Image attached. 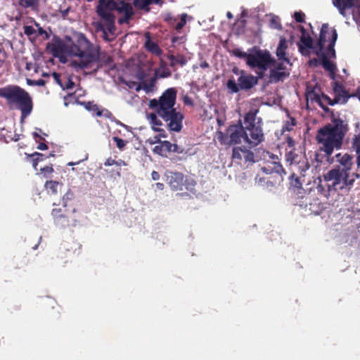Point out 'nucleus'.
Instances as JSON below:
<instances>
[{
	"label": "nucleus",
	"mask_w": 360,
	"mask_h": 360,
	"mask_svg": "<svg viewBox=\"0 0 360 360\" xmlns=\"http://www.w3.org/2000/svg\"><path fill=\"white\" fill-rule=\"evenodd\" d=\"M305 15L302 11H295L294 13V18L297 22H304Z\"/></svg>",
	"instance_id": "09e8293b"
},
{
	"label": "nucleus",
	"mask_w": 360,
	"mask_h": 360,
	"mask_svg": "<svg viewBox=\"0 0 360 360\" xmlns=\"http://www.w3.org/2000/svg\"><path fill=\"white\" fill-rule=\"evenodd\" d=\"M172 143L168 141H160L158 145L155 146L153 151L161 156H167V154L171 152Z\"/></svg>",
	"instance_id": "c85d7f7f"
},
{
	"label": "nucleus",
	"mask_w": 360,
	"mask_h": 360,
	"mask_svg": "<svg viewBox=\"0 0 360 360\" xmlns=\"http://www.w3.org/2000/svg\"><path fill=\"white\" fill-rule=\"evenodd\" d=\"M258 82L257 77L247 72L240 75L236 80L233 77L226 82V88L229 93L236 94L240 91H248Z\"/></svg>",
	"instance_id": "1a4fd4ad"
},
{
	"label": "nucleus",
	"mask_w": 360,
	"mask_h": 360,
	"mask_svg": "<svg viewBox=\"0 0 360 360\" xmlns=\"http://www.w3.org/2000/svg\"><path fill=\"white\" fill-rule=\"evenodd\" d=\"M233 53L235 56L238 57L240 58H245L246 60H248V57H250V53H247L244 51H242L239 49H234Z\"/></svg>",
	"instance_id": "37998d69"
},
{
	"label": "nucleus",
	"mask_w": 360,
	"mask_h": 360,
	"mask_svg": "<svg viewBox=\"0 0 360 360\" xmlns=\"http://www.w3.org/2000/svg\"><path fill=\"white\" fill-rule=\"evenodd\" d=\"M63 186L62 184H60L56 181H47L45 183V188L47 192L51 195H56L58 191V188H60Z\"/></svg>",
	"instance_id": "2f4dec72"
},
{
	"label": "nucleus",
	"mask_w": 360,
	"mask_h": 360,
	"mask_svg": "<svg viewBox=\"0 0 360 360\" xmlns=\"http://www.w3.org/2000/svg\"><path fill=\"white\" fill-rule=\"evenodd\" d=\"M268 154L271 161L267 162L266 165L262 167V171L265 174L276 173L280 176L285 174L286 172L282 165L279 161H277L278 160V158L274 154H269V153H268Z\"/></svg>",
	"instance_id": "6ab92c4d"
},
{
	"label": "nucleus",
	"mask_w": 360,
	"mask_h": 360,
	"mask_svg": "<svg viewBox=\"0 0 360 360\" xmlns=\"http://www.w3.org/2000/svg\"><path fill=\"white\" fill-rule=\"evenodd\" d=\"M296 125V120L294 117H290L289 120H287L282 127V131H290L292 129L293 127Z\"/></svg>",
	"instance_id": "e433bc0d"
},
{
	"label": "nucleus",
	"mask_w": 360,
	"mask_h": 360,
	"mask_svg": "<svg viewBox=\"0 0 360 360\" xmlns=\"http://www.w3.org/2000/svg\"><path fill=\"white\" fill-rule=\"evenodd\" d=\"M183 101L184 104L187 105L193 106L194 105L193 99L187 95L183 98Z\"/></svg>",
	"instance_id": "5fc2aeb1"
},
{
	"label": "nucleus",
	"mask_w": 360,
	"mask_h": 360,
	"mask_svg": "<svg viewBox=\"0 0 360 360\" xmlns=\"http://www.w3.org/2000/svg\"><path fill=\"white\" fill-rule=\"evenodd\" d=\"M148 143L150 144L159 143L161 141L160 139V136H155L153 139H148Z\"/></svg>",
	"instance_id": "680f3d73"
},
{
	"label": "nucleus",
	"mask_w": 360,
	"mask_h": 360,
	"mask_svg": "<svg viewBox=\"0 0 360 360\" xmlns=\"http://www.w3.org/2000/svg\"><path fill=\"white\" fill-rule=\"evenodd\" d=\"M112 140L115 142L117 147L120 150H123L125 148L127 143L126 141L123 140L122 139L118 136H114L112 138Z\"/></svg>",
	"instance_id": "ea45409f"
},
{
	"label": "nucleus",
	"mask_w": 360,
	"mask_h": 360,
	"mask_svg": "<svg viewBox=\"0 0 360 360\" xmlns=\"http://www.w3.org/2000/svg\"><path fill=\"white\" fill-rule=\"evenodd\" d=\"M306 211L309 214L319 215L322 213L326 207L319 198H314L305 205Z\"/></svg>",
	"instance_id": "5701e85b"
},
{
	"label": "nucleus",
	"mask_w": 360,
	"mask_h": 360,
	"mask_svg": "<svg viewBox=\"0 0 360 360\" xmlns=\"http://www.w3.org/2000/svg\"><path fill=\"white\" fill-rule=\"evenodd\" d=\"M333 90L335 94V99H338V103H346L348 99L355 95H350L342 84L338 82L333 83Z\"/></svg>",
	"instance_id": "412c9836"
},
{
	"label": "nucleus",
	"mask_w": 360,
	"mask_h": 360,
	"mask_svg": "<svg viewBox=\"0 0 360 360\" xmlns=\"http://www.w3.org/2000/svg\"><path fill=\"white\" fill-rule=\"evenodd\" d=\"M53 172V169L52 165H47L41 169V172L44 174V176L47 177L48 174H51Z\"/></svg>",
	"instance_id": "8fccbe9b"
},
{
	"label": "nucleus",
	"mask_w": 360,
	"mask_h": 360,
	"mask_svg": "<svg viewBox=\"0 0 360 360\" xmlns=\"http://www.w3.org/2000/svg\"><path fill=\"white\" fill-rule=\"evenodd\" d=\"M61 88L63 89L69 90L75 86V82L70 77H66L65 81L63 82Z\"/></svg>",
	"instance_id": "a19ab883"
},
{
	"label": "nucleus",
	"mask_w": 360,
	"mask_h": 360,
	"mask_svg": "<svg viewBox=\"0 0 360 360\" xmlns=\"http://www.w3.org/2000/svg\"><path fill=\"white\" fill-rule=\"evenodd\" d=\"M323 181L326 183V186L328 188L325 189L324 185L322 184V180H320V184L317 186L316 189L319 193L325 196L329 194L331 188L335 191L347 188L349 189L354 182V179L351 178L350 174L335 167L323 175Z\"/></svg>",
	"instance_id": "39448f33"
},
{
	"label": "nucleus",
	"mask_w": 360,
	"mask_h": 360,
	"mask_svg": "<svg viewBox=\"0 0 360 360\" xmlns=\"http://www.w3.org/2000/svg\"><path fill=\"white\" fill-rule=\"evenodd\" d=\"M115 163H117V162L111 158H108L105 162H104L105 166H111L115 165Z\"/></svg>",
	"instance_id": "e2e57ef3"
},
{
	"label": "nucleus",
	"mask_w": 360,
	"mask_h": 360,
	"mask_svg": "<svg viewBox=\"0 0 360 360\" xmlns=\"http://www.w3.org/2000/svg\"><path fill=\"white\" fill-rule=\"evenodd\" d=\"M91 44L87 39L82 35L76 42L68 45V54L78 57V60L72 61L74 67L80 69H91L96 72L98 68V56L90 50Z\"/></svg>",
	"instance_id": "7ed1b4c3"
},
{
	"label": "nucleus",
	"mask_w": 360,
	"mask_h": 360,
	"mask_svg": "<svg viewBox=\"0 0 360 360\" xmlns=\"http://www.w3.org/2000/svg\"><path fill=\"white\" fill-rule=\"evenodd\" d=\"M145 37L146 39L145 44H144L146 49L148 51H149L156 56L161 55L162 54L161 49L159 47V46L157 43L151 41L150 33L149 32H146Z\"/></svg>",
	"instance_id": "bb28decb"
},
{
	"label": "nucleus",
	"mask_w": 360,
	"mask_h": 360,
	"mask_svg": "<svg viewBox=\"0 0 360 360\" xmlns=\"http://www.w3.org/2000/svg\"><path fill=\"white\" fill-rule=\"evenodd\" d=\"M112 11L123 15V17L118 18L120 25L128 23L134 15L131 4L125 0H98L96 13L101 19L107 21V25L110 30L114 29V24L115 23V16Z\"/></svg>",
	"instance_id": "f03ea898"
},
{
	"label": "nucleus",
	"mask_w": 360,
	"mask_h": 360,
	"mask_svg": "<svg viewBox=\"0 0 360 360\" xmlns=\"http://www.w3.org/2000/svg\"><path fill=\"white\" fill-rule=\"evenodd\" d=\"M285 160L292 172V178L297 174L305 176V173L309 169L310 165L302 153L297 151L295 148L286 149Z\"/></svg>",
	"instance_id": "0eeeda50"
},
{
	"label": "nucleus",
	"mask_w": 360,
	"mask_h": 360,
	"mask_svg": "<svg viewBox=\"0 0 360 360\" xmlns=\"http://www.w3.org/2000/svg\"><path fill=\"white\" fill-rule=\"evenodd\" d=\"M297 45L300 52L303 56L309 54L308 49H313L314 52L316 53V48L315 46H314L313 39L309 34L301 36L300 43H298Z\"/></svg>",
	"instance_id": "4be33fe9"
},
{
	"label": "nucleus",
	"mask_w": 360,
	"mask_h": 360,
	"mask_svg": "<svg viewBox=\"0 0 360 360\" xmlns=\"http://www.w3.org/2000/svg\"><path fill=\"white\" fill-rule=\"evenodd\" d=\"M9 106L20 110V120L23 122L33 110L32 98L27 91L17 85H8L6 98Z\"/></svg>",
	"instance_id": "20e7f679"
},
{
	"label": "nucleus",
	"mask_w": 360,
	"mask_h": 360,
	"mask_svg": "<svg viewBox=\"0 0 360 360\" xmlns=\"http://www.w3.org/2000/svg\"><path fill=\"white\" fill-rule=\"evenodd\" d=\"M184 151V149L178 146L176 144H172L171 147V152H176L178 153H182Z\"/></svg>",
	"instance_id": "4d7b16f0"
},
{
	"label": "nucleus",
	"mask_w": 360,
	"mask_h": 360,
	"mask_svg": "<svg viewBox=\"0 0 360 360\" xmlns=\"http://www.w3.org/2000/svg\"><path fill=\"white\" fill-rule=\"evenodd\" d=\"M321 97L323 101V103L326 102L329 105H334L338 103V99H331L328 96L321 92Z\"/></svg>",
	"instance_id": "58836bf2"
},
{
	"label": "nucleus",
	"mask_w": 360,
	"mask_h": 360,
	"mask_svg": "<svg viewBox=\"0 0 360 360\" xmlns=\"http://www.w3.org/2000/svg\"><path fill=\"white\" fill-rule=\"evenodd\" d=\"M75 209L71 212L68 211L66 209L53 208L51 212V215L54 220V224L60 228H67L70 226H75L78 221L79 216L76 214Z\"/></svg>",
	"instance_id": "f8f14e48"
},
{
	"label": "nucleus",
	"mask_w": 360,
	"mask_h": 360,
	"mask_svg": "<svg viewBox=\"0 0 360 360\" xmlns=\"http://www.w3.org/2000/svg\"><path fill=\"white\" fill-rule=\"evenodd\" d=\"M300 174H297L296 176H295L293 178L290 176V178L292 179H295V181H292L291 182V184L295 186V187H297V188H299L301 186L302 184L301 182L300 181V179H299V176Z\"/></svg>",
	"instance_id": "603ef678"
},
{
	"label": "nucleus",
	"mask_w": 360,
	"mask_h": 360,
	"mask_svg": "<svg viewBox=\"0 0 360 360\" xmlns=\"http://www.w3.org/2000/svg\"><path fill=\"white\" fill-rule=\"evenodd\" d=\"M161 118L167 122V127L170 131L179 132L183 127V114L177 111L176 109L169 110L159 115Z\"/></svg>",
	"instance_id": "2eb2a0df"
},
{
	"label": "nucleus",
	"mask_w": 360,
	"mask_h": 360,
	"mask_svg": "<svg viewBox=\"0 0 360 360\" xmlns=\"http://www.w3.org/2000/svg\"><path fill=\"white\" fill-rule=\"evenodd\" d=\"M162 0H134L133 5L138 10L148 13L150 11V6L152 4H160Z\"/></svg>",
	"instance_id": "a878e982"
},
{
	"label": "nucleus",
	"mask_w": 360,
	"mask_h": 360,
	"mask_svg": "<svg viewBox=\"0 0 360 360\" xmlns=\"http://www.w3.org/2000/svg\"><path fill=\"white\" fill-rule=\"evenodd\" d=\"M23 29L25 34H26L28 37H30L37 33V30L32 26L30 25H25L24 26Z\"/></svg>",
	"instance_id": "de8ad7c7"
},
{
	"label": "nucleus",
	"mask_w": 360,
	"mask_h": 360,
	"mask_svg": "<svg viewBox=\"0 0 360 360\" xmlns=\"http://www.w3.org/2000/svg\"><path fill=\"white\" fill-rule=\"evenodd\" d=\"M287 76L286 73L284 71H278V70H271L270 71V80L271 82H278L282 80L284 77Z\"/></svg>",
	"instance_id": "f704fd0d"
},
{
	"label": "nucleus",
	"mask_w": 360,
	"mask_h": 360,
	"mask_svg": "<svg viewBox=\"0 0 360 360\" xmlns=\"http://www.w3.org/2000/svg\"><path fill=\"white\" fill-rule=\"evenodd\" d=\"M288 49V42L285 38L281 37L279 41L278 46L276 49V56L279 60L289 61L286 58V50Z\"/></svg>",
	"instance_id": "c756f323"
},
{
	"label": "nucleus",
	"mask_w": 360,
	"mask_h": 360,
	"mask_svg": "<svg viewBox=\"0 0 360 360\" xmlns=\"http://www.w3.org/2000/svg\"><path fill=\"white\" fill-rule=\"evenodd\" d=\"M257 112L258 110H251L244 116L245 130L247 134L245 142L251 147L257 146L264 139L261 122H256Z\"/></svg>",
	"instance_id": "423d86ee"
},
{
	"label": "nucleus",
	"mask_w": 360,
	"mask_h": 360,
	"mask_svg": "<svg viewBox=\"0 0 360 360\" xmlns=\"http://www.w3.org/2000/svg\"><path fill=\"white\" fill-rule=\"evenodd\" d=\"M352 149L356 152V162L357 165V167H360V134L358 135H356L354 138L352 140Z\"/></svg>",
	"instance_id": "72a5a7b5"
},
{
	"label": "nucleus",
	"mask_w": 360,
	"mask_h": 360,
	"mask_svg": "<svg viewBox=\"0 0 360 360\" xmlns=\"http://www.w3.org/2000/svg\"><path fill=\"white\" fill-rule=\"evenodd\" d=\"M321 88L318 84L315 85L307 84L305 92L307 103L309 102L316 103L325 112H329L330 111V108L323 103L321 97Z\"/></svg>",
	"instance_id": "dca6fc26"
},
{
	"label": "nucleus",
	"mask_w": 360,
	"mask_h": 360,
	"mask_svg": "<svg viewBox=\"0 0 360 360\" xmlns=\"http://www.w3.org/2000/svg\"><path fill=\"white\" fill-rule=\"evenodd\" d=\"M338 39V33L336 30H334L333 34V39H330V43L328 45V47L325 52H323V50L322 51V53L319 55H317L318 56H321L322 58V56H327V58H335V51L334 49L335 42Z\"/></svg>",
	"instance_id": "cd10ccee"
},
{
	"label": "nucleus",
	"mask_w": 360,
	"mask_h": 360,
	"mask_svg": "<svg viewBox=\"0 0 360 360\" xmlns=\"http://www.w3.org/2000/svg\"><path fill=\"white\" fill-rule=\"evenodd\" d=\"M232 72L233 73H234L235 75H238V77L240 75H243L244 73H245V72L243 70H240L237 67H234L233 69H232Z\"/></svg>",
	"instance_id": "052dcab7"
},
{
	"label": "nucleus",
	"mask_w": 360,
	"mask_h": 360,
	"mask_svg": "<svg viewBox=\"0 0 360 360\" xmlns=\"http://www.w3.org/2000/svg\"><path fill=\"white\" fill-rule=\"evenodd\" d=\"M286 143L288 144V146L289 148L288 150H290L291 148H294V146H295V141L293 140V139L291 137V136H288L287 139H286Z\"/></svg>",
	"instance_id": "bf43d9fd"
},
{
	"label": "nucleus",
	"mask_w": 360,
	"mask_h": 360,
	"mask_svg": "<svg viewBox=\"0 0 360 360\" xmlns=\"http://www.w3.org/2000/svg\"><path fill=\"white\" fill-rule=\"evenodd\" d=\"M151 124L153 125V127H158V126L162 125V122L157 118V116L154 113H150V115Z\"/></svg>",
	"instance_id": "49530a36"
},
{
	"label": "nucleus",
	"mask_w": 360,
	"mask_h": 360,
	"mask_svg": "<svg viewBox=\"0 0 360 360\" xmlns=\"http://www.w3.org/2000/svg\"><path fill=\"white\" fill-rule=\"evenodd\" d=\"M321 65L323 68L329 72L330 77L332 79H335L337 70L335 64L330 61L328 58H327V56H322Z\"/></svg>",
	"instance_id": "7c9ffc66"
},
{
	"label": "nucleus",
	"mask_w": 360,
	"mask_h": 360,
	"mask_svg": "<svg viewBox=\"0 0 360 360\" xmlns=\"http://www.w3.org/2000/svg\"><path fill=\"white\" fill-rule=\"evenodd\" d=\"M252 148L250 146L248 148L244 146L233 147L231 155L233 161L240 165L253 164L255 161Z\"/></svg>",
	"instance_id": "4468645a"
},
{
	"label": "nucleus",
	"mask_w": 360,
	"mask_h": 360,
	"mask_svg": "<svg viewBox=\"0 0 360 360\" xmlns=\"http://www.w3.org/2000/svg\"><path fill=\"white\" fill-rule=\"evenodd\" d=\"M151 177H152L153 180L157 181V180L160 179V175L158 172L153 171L151 173Z\"/></svg>",
	"instance_id": "0e129e2a"
},
{
	"label": "nucleus",
	"mask_w": 360,
	"mask_h": 360,
	"mask_svg": "<svg viewBox=\"0 0 360 360\" xmlns=\"http://www.w3.org/2000/svg\"><path fill=\"white\" fill-rule=\"evenodd\" d=\"M348 131V124L332 112L330 122L320 128L316 136L320 150L329 158L335 149L342 148L344 138Z\"/></svg>",
	"instance_id": "f257e3e1"
},
{
	"label": "nucleus",
	"mask_w": 360,
	"mask_h": 360,
	"mask_svg": "<svg viewBox=\"0 0 360 360\" xmlns=\"http://www.w3.org/2000/svg\"><path fill=\"white\" fill-rule=\"evenodd\" d=\"M227 134L229 136V144L235 145L240 143L242 139L245 141L247 134H245V125L239 120L236 124L230 125L227 129Z\"/></svg>",
	"instance_id": "f3484780"
},
{
	"label": "nucleus",
	"mask_w": 360,
	"mask_h": 360,
	"mask_svg": "<svg viewBox=\"0 0 360 360\" xmlns=\"http://www.w3.org/2000/svg\"><path fill=\"white\" fill-rule=\"evenodd\" d=\"M30 157L33 158L32 160V166L36 169L37 165L39 162L44 160V155L35 152L30 155Z\"/></svg>",
	"instance_id": "4c0bfd02"
},
{
	"label": "nucleus",
	"mask_w": 360,
	"mask_h": 360,
	"mask_svg": "<svg viewBox=\"0 0 360 360\" xmlns=\"http://www.w3.org/2000/svg\"><path fill=\"white\" fill-rule=\"evenodd\" d=\"M167 181L172 191H192L196 184L193 179L187 178L179 172L167 171L165 173Z\"/></svg>",
	"instance_id": "9d476101"
},
{
	"label": "nucleus",
	"mask_w": 360,
	"mask_h": 360,
	"mask_svg": "<svg viewBox=\"0 0 360 360\" xmlns=\"http://www.w3.org/2000/svg\"><path fill=\"white\" fill-rule=\"evenodd\" d=\"M332 3L343 17L352 15L356 22H360V0H332Z\"/></svg>",
	"instance_id": "9b49d317"
},
{
	"label": "nucleus",
	"mask_w": 360,
	"mask_h": 360,
	"mask_svg": "<svg viewBox=\"0 0 360 360\" xmlns=\"http://www.w3.org/2000/svg\"><path fill=\"white\" fill-rule=\"evenodd\" d=\"M39 0H19V4L23 8H34L39 4Z\"/></svg>",
	"instance_id": "c9c22d12"
},
{
	"label": "nucleus",
	"mask_w": 360,
	"mask_h": 360,
	"mask_svg": "<svg viewBox=\"0 0 360 360\" xmlns=\"http://www.w3.org/2000/svg\"><path fill=\"white\" fill-rule=\"evenodd\" d=\"M6 58V54L4 50V48L0 46V68L3 65Z\"/></svg>",
	"instance_id": "3c124183"
},
{
	"label": "nucleus",
	"mask_w": 360,
	"mask_h": 360,
	"mask_svg": "<svg viewBox=\"0 0 360 360\" xmlns=\"http://www.w3.org/2000/svg\"><path fill=\"white\" fill-rule=\"evenodd\" d=\"M271 62L273 60L269 51L257 50L255 53H250L246 64L252 68H257L264 72L267 70Z\"/></svg>",
	"instance_id": "ddd939ff"
},
{
	"label": "nucleus",
	"mask_w": 360,
	"mask_h": 360,
	"mask_svg": "<svg viewBox=\"0 0 360 360\" xmlns=\"http://www.w3.org/2000/svg\"><path fill=\"white\" fill-rule=\"evenodd\" d=\"M73 198L74 193L70 190H68L67 193L63 195L62 199L63 207H65L67 206V202L68 200H71Z\"/></svg>",
	"instance_id": "c03bdc74"
},
{
	"label": "nucleus",
	"mask_w": 360,
	"mask_h": 360,
	"mask_svg": "<svg viewBox=\"0 0 360 360\" xmlns=\"http://www.w3.org/2000/svg\"><path fill=\"white\" fill-rule=\"evenodd\" d=\"M176 98V91L174 88L167 89L158 100L153 99L150 101V108L155 110L158 115H160L174 108Z\"/></svg>",
	"instance_id": "6e6552de"
},
{
	"label": "nucleus",
	"mask_w": 360,
	"mask_h": 360,
	"mask_svg": "<svg viewBox=\"0 0 360 360\" xmlns=\"http://www.w3.org/2000/svg\"><path fill=\"white\" fill-rule=\"evenodd\" d=\"M334 30L333 27H330L328 23H324L321 26L320 31L319 38L315 45L316 54L319 55L322 53L326 41L330 43V39H333V34Z\"/></svg>",
	"instance_id": "a211bd4d"
},
{
	"label": "nucleus",
	"mask_w": 360,
	"mask_h": 360,
	"mask_svg": "<svg viewBox=\"0 0 360 360\" xmlns=\"http://www.w3.org/2000/svg\"><path fill=\"white\" fill-rule=\"evenodd\" d=\"M153 130L159 132V134L157 136H160V139L161 137H162V138H166L167 137L166 132H165V131L163 129H161V128H159V127H153Z\"/></svg>",
	"instance_id": "864d4df0"
},
{
	"label": "nucleus",
	"mask_w": 360,
	"mask_h": 360,
	"mask_svg": "<svg viewBox=\"0 0 360 360\" xmlns=\"http://www.w3.org/2000/svg\"><path fill=\"white\" fill-rule=\"evenodd\" d=\"M107 21L103 19H101L100 22H98L95 25V27L97 32H102L103 33V39L106 41H111L113 39H110L108 37V32L114 34L116 27L115 23L114 24V29L109 30L108 26L107 25Z\"/></svg>",
	"instance_id": "393cba45"
},
{
	"label": "nucleus",
	"mask_w": 360,
	"mask_h": 360,
	"mask_svg": "<svg viewBox=\"0 0 360 360\" xmlns=\"http://www.w3.org/2000/svg\"><path fill=\"white\" fill-rule=\"evenodd\" d=\"M168 59L169 60V65L171 67L174 68L176 65H180L181 66H184L186 64L187 60L186 58L183 55H169L168 56Z\"/></svg>",
	"instance_id": "473e14b6"
},
{
	"label": "nucleus",
	"mask_w": 360,
	"mask_h": 360,
	"mask_svg": "<svg viewBox=\"0 0 360 360\" xmlns=\"http://www.w3.org/2000/svg\"><path fill=\"white\" fill-rule=\"evenodd\" d=\"M171 72L169 70L163 71L162 73L160 74L159 77L161 78H166L171 76Z\"/></svg>",
	"instance_id": "69168bd1"
},
{
	"label": "nucleus",
	"mask_w": 360,
	"mask_h": 360,
	"mask_svg": "<svg viewBox=\"0 0 360 360\" xmlns=\"http://www.w3.org/2000/svg\"><path fill=\"white\" fill-rule=\"evenodd\" d=\"M37 148L39 150H47L48 149V146L45 143H40L38 145Z\"/></svg>",
	"instance_id": "774afa93"
},
{
	"label": "nucleus",
	"mask_w": 360,
	"mask_h": 360,
	"mask_svg": "<svg viewBox=\"0 0 360 360\" xmlns=\"http://www.w3.org/2000/svg\"><path fill=\"white\" fill-rule=\"evenodd\" d=\"M49 47L53 56L55 57L59 58L68 54V44L61 40H58L52 44L49 45Z\"/></svg>",
	"instance_id": "b1692460"
},
{
	"label": "nucleus",
	"mask_w": 360,
	"mask_h": 360,
	"mask_svg": "<svg viewBox=\"0 0 360 360\" xmlns=\"http://www.w3.org/2000/svg\"><path fill=\"white\" fill-rule=\"evenodd\" d=\"M335 158L338 165L334 167H339L340 169L350 174L354 165L353 156L347 153H339L335 155Z\"/></svg>",
	"instance_id": "aec40b11"
},
{
	"label": "nucleus",
	"mask_w": 360,
	"mask_h": 360,
	"mask_svg": "<svg viewBox=\"0 0 360 360\" xmlns=\"http://www.w3.org/2000/svg\"><path fill=\"white\" fill-rule=\"evenodd\" d=\"M186 17L187 14L186 13L181 15L180 21L175 25L176 30L179 31L184 27L186 23Z\"/></svg>",
	"instance_id": "79ce46f5"
},
{
	"label": "nucleus",
	"mask_w": 360,
	"mask_h": 360,
	"mask_svg": "<svg viewBox=\"0 0 360 360\" xmlns=\"http://www.w3.org/2000/svg\"><path fill=\"white\" fill-rule=\"evenodd\" d=\"M7 91V86L4 88H0V97L6 98V94Z\"/></svg>",
	"instance_id": "338daca9"
},
{
	"label": "nucleus",
	"mask_w": 360,
	"mask_h": 360,
	"mask_svg": "<svg viewBox=\"0 0 360 360\" xmlns=\"http://www.w3.org/2000/svg\"><path fill=\"white\" fill-rule=\"evenodd\" d=\"M37 34H38V35H40V36H44V39H49V34L47 33L46 31H45L41 27H39V29L37 30Z\"/></svg>",
	"instance_id": "6e6d98bb"
},
{
	"label": "nucleus",
	"mask_w": 360,
	"mask_h": 360,
	"mask_svg": "<svg viewBox=\"0 0 360 360\" xmlns=\"http://www.w3.org/2000/svg\"><path fill=\"white\" fill-rule=\"evenodd\" d=\"M53 77L55 81L57 82V84H58L60 85V86L62 87L63 82L60 79V77H61L60 74L57 73V72H53Z\"/></svg>",
	"instance_id": "13d9d810"
},
{
	"label": "nucleus",
	"mask_w": 360,
	"mask_h": 360,
	"mask_svg": "<svg viewBox=\"0 0 360 360\" xmlns=\"http://www.w3.org/2000/svg\"><path fill=\"white\" fill-rule=\"evenodd\" d=\"M271 27L274 29L281 30L282 27L278 17H273L270 21Z\"/></svg>",
	"instance_id": "a18cd8bd"
}]
</instances>
